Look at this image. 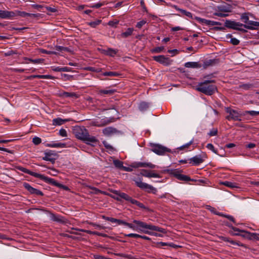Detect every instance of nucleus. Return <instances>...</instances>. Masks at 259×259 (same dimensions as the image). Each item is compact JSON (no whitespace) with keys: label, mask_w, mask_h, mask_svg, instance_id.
<instances>
[{"label":"nucleus","mask_w":259,"mask_h":259,"mask_svg":"<svg viewBox=\"0 0 259 259\" xmlns=\"http://www.w3.org/2000/svg\"><path fill=\"white\" fill-rule=\"evenodd\" d=\"M172 7L178 11L180 12L182 15L186 16L189 18L193 19V15L191 12H188L185 10L180 9L176 5H174Z\"/></svg>","instance_id":"393cba45"},{"label":"nucleus","mask_w":259,"mask_h":259,"mask_svg":"<svg viewBox=\"0 0 259 259\" xmlns=\"http://www.w3.org/2000/svg\"><path fill=\"white\" fill-rule=\"evenodd\" d=\"M104 5H105V4L104 2H103V3L99 2L97 4H94V5H91L90 7L91 8L98 9V8H99L100 7H101V6H104Z\"/></svg>","instance_id":"0e129e2a"},{"label":"nucleus","mask_w":259,"mask_h":259,"mask_svg":"<svg viewBox=\"0 0 259 259\" xmlns=\"http://www.w3.org/2000/svg\"><path fill=\"white\" fill-rule=\"evenodd\" d=\"M232 6L226 3L225 5L218 6L217 12L229 13L232 11Z\"/></svg>","instance_id":"aec40b11"},{"label":"nucleus","mask_w":259,"mask_h":259,"mask_svg":"<svg viewBox=\"0 0 259 259\" xmlns=\"http://www.w3.org/2000/svg\"><path fill=\"white\" fill-rule=\"evenodd\" d=\"M102 75L105 76H117L119 74L117 72L108 71L103 72Z\"/></svg>","instance_id":"a19ab883"},{"label":"nucleus","mask_w":259,"mask_h":259,"mask_svg":"<svg viewBox=\"0 0 259 259\" xmlns=\"http://www.w3.org/2000/svg\"><path fill=\"white\" fill-rule=\"evenodd\" d=\"M221 184L225 186H227L229 188H237L238 187L236 186V184L235 183L229 182V181H225L221 183Z\"/></svg>","instance_id":"4c0bfd02"},{"label":"nucleus","mask_w":259,"mask_h":259,"mask_svg":"<svg viewBox=\"0 0 259 259\" xmlns=\"http://www.w3.org/2000/svg\"><path fill=\"white\" fill-rule=\"evenodd\" d=\"M225 26L227 28L232 29L236 30H238L241 31L242 32H246L247 30L242 28L241 27L243 26L244 28L249 29V30H253L255 29V27L253 26L243 24L239 22H236L235 21H232L230 20H226L225 22Z\"/></svg>","instance_id":"423d86ee"},{"label":"nucleus","mask_w":259,"mask_h":259,"mask_svg":"<svg viewBox=\"0 0 259 259\" xmlns=\"http://www.w3.org/2000/svg\"><path fill=\"white\" fill-rule=\"evenodd\" d=\"M143 176L147 178H160V176L158 174L155 173L153 171H150L146 169H142L140 172Z\"/></svg>","instance_id":"412c9836"},{"label":"nucleus","mask_w":259,"mask_h":259,"mask_svg":"<svg viewBox=\"0 0 259 259\" xmlns=\"http://www.w3.org/2000/svg\"><path fill=\"white\" fill-rule=\"evenodd\" d=\"M245 114H248L251 116H254L259 115V111H246Z\"/></svg>","instance_id":"680f3d73"},{"label":"nucleus","mask_w":259,"mask_h":259,"mask_svg":"<svg viewBox=\"0 0 259 259\" xmlns=\"http://www.w3.org/2000/svg\"><path fill=\"white\" fill-rule=\"evenodd\" d=\"M206 148L211 150L213 153L218 154L217 150L214 148L213 145L211 143H208L206 145Z\"/></svg>","instance_id":"5fc2aeb1"},{"label":"nucleus","mask_w":259,"mask_h":259,"mask_svg":"<svg viewBox=\"0 0 259 259\" xmlns=\"http://www.w3.org/2000/svg\"><path fill=\"white\" fill-rule=\"evenodd\" d=\"M225 225L226 226H227L229 228H231L234 231H239V228L234 227L232 224H231L230 223H229L228 222L225 223Z\"/></svg>","instance_id":"338daca9"},{"label":"nucleus","mask_w":259,"mask_h":259,"mask_svg":"<svg viewBox=\"0 0 259 259\" xmlns=\"http://www.w3.org/2000/svg\"><path fill=\"white\" fill-rule=\"evenodd\" d=\"M115 90H100L99 91V94L102 95H113L115 92Z\"/></svg>","instance_id":"473e14b6"},{"label":"nucleus","mask_w":259,"mask_h":259,"mask_svg":"<svg viewBox=\"0 0 259 259\" xmlns=\"http://www.w3.org/2000/svg\"><path fill=\"white\" fill-rule=\"evenodd\" d=\"M118 52L117 50L113 49L112 48H108L107 49L106 55L110 57H114Z\"/></svg>","instance_id":"e433bc0d"},{"label":"nucleus","mask_w":259,"mask_h":259,"mask_svg":"<svg viewBox=\"0 0 259 259\" xmlns=\"http://www.w3.org/2000/svg\"><path fill=\"white\" fill-rule=\"evenodd\" d=\"M230 42L234 46H237L239 44L240 41L237 38L233 37L230 39Z\"/></svg>","instance_id":"69168bd1"},{"label":"nucleus","mask_w":259,"mask_h":259,"mask_svg":"<svg viewBox=\"0 0 259 259\" xmlns=\"http://www.w3.org/2000/svg\"><path fill=\"white\" fill-rule=\"evenodd\" d=\"M16 169L25 174H29L30 176H33L35 178H39L49 184H51L53 186H56L59 188H61L66 191H69L70 190L68 187L57 182L54 179L49 178L42 174L33 172L21 166H17L16 167Z\"/></svg>","instance_id":"f03ea898"},{"label":"nucleus","mask_w":259,"mask_h":259,"mask_svg":"<svg viewBox=\"0 0 259 259\" xmlns=\"http://www.w3.org/2000/svg\"><path fill=\"white\" fill-rule=\"evenodd\" d=\"M218 238L225 241V242H230L231 244H233V245H237L238 246H242V247H244L245 248H247L245 244H243L240 242H236L235 241H234L232 239H231V238H229V237H225V236H219L218 237Z\"/></svg>","instance_id":"6ab92c4d"},{"label":"nucleus","mask_w":259,"mask_h":259,"mask_svg":"<svg viewBox=\"0 0 259 259\" xmlns=\"http://www.w3.org/2000/svg\"><path fill=\"white\" fill-rule=\"evenodd\" d=\"M153 60L162 64L164 66H168L171 64L172 60L164 55L155 56L153 57Z\"/></svg>","instance_id":"ddd939ff"},{"label":"nucleus","mask_w":259,"mask_h":259,"mask_svg":"<svg viewBox=\"0 0 259 259\" xmlns=\"http://www.w3.org/2000/svg\"><path fill=\"white\" fill-rule=\"evenodd\" d=\"M119 23V21H109L108 23V25L113 27H116V25Z\"/></svg>","instance_id":"e2e57ef3"},{"label":"nucleus","mask_w":259,"mask_h":259,"mask_svg":"<svg viewBox=\"0 0 259 259\" xmlns=\"http://www.w3.org/2000/svg\"><path fill=\"white\" fill-rule=\"evenodd\" d=\"M46 146L49 147L53 148H65L66 147V144L64 143L52 142L51 143L47 144Z\"/></svg>","instance_id":"c756f323"},{"label":"nucleus","mask_w":259,"mask_h":259,"mask_svg":"<svg viewBox=\"0 0 259 259\" xmlns=\"http://www.w3.org/2000/svg\"><path fill=\"white\" fill-rule=\"evenodd\" d=\"M14 13L15 14V17L16 16H20L21 17H28L29 13H26L24 11H20L16 10L15 11H14Z\"/></svg>","instance_id":"c9c22d12"},{"label":"nucleus","mask_w":259,"mask_h":259,"mask_svg":"<svg viewBox=\"0 0 259 259\" xmlns=\"http://www.w3.org/2000/svg\"><path fill=\"white\" fill-rule=\"evenodd\" d=\"M61 76L64 80H71L73 79V76L67 74H61Z\"/></svg>","instance_id":"3c124183"},{"label":"nucleus","mask_w":259,"mask_h":259,"mask_svg":"<svg viewBox=\"0 0 259 259\" xmlns=\"http://www.w3.org/2000/svg\"><path fill=\"white\" fill-rule=\"evenodd\" d=\"M87 70L99 73L102 71V69L100 68L94 67H88L86 68Z\"/></svg>","instance_id":"de8ad7c7"},{"label":"nucleus","mask_w":259,"mask_h":259,"mask_svg":"<svg viewBox=\"0 0 259 259\" xmlns=\"http://www.w3.org/2000/svg\"><path fill=\"white\" fill-rule=\"evenodd\" d=\"M44 8H45L48 12H46L48 15H51L52 13H56L58 12V10L55 7H51L50 6L45 5Z\"/></svg>","instance_id":"72a5a7b5"},{"label":"nucleus","mask_w":259,"mask_h":259,"mask_svg":"<svg viewBox=\"0 0 259 259\" xmlns=\"http://www.w3.org/2000/svg\"><path fill=\"white\" fill-rule=\"evenodd\" d=\"M113 164L118 168L122 169L123 167V162L121 161L116 159L113 160Z\"/></svg>","instance_id":"79ce46f5"},{"label":"nucleus","mask_w":259,"mask_h":259,"mask_svg":"<svg viewBox=\"0 0 259 259\" xmlns=\"http://www.w3.org/2000/svg\"><path fill=\"white\" fill-rule=\"evenodd\" d=\"M32 142L34 143V144L37 145L41 142V139L39 137H35L32 139Z\"/></svg>","instance_id":"13d9d810"},{"label":"nucleus","mask_w":259,"mask_h":259,"mask_svg":"<svg viewBox=\"0 0 259 259\" xmlns=\"http://www.w3.org/2000/svg\"><path fill=\"white\" fill-rule=\"evenodd\" d=\"M102 218L106 220L111 222L112 223H116L118 225H121L123 224V220L115 219L113 218L106 217L105 215H102Z\"/></svg>","instance_id":"5701e85b"},{"label":"nucleus","mask_w":259,"mask_h":259,"mask_svg":"<svg viewBox=\"0 0 259 259\" xmlns=\"http://www.w3.org/2000/svg\"><path fill=\"white\" fill-rule=\"evenodd\" d=\"M251 15V14L249 12L243 13L241 15L240 19L245 23L244 24L248 25L253 27L259 26V22L249 20V16Z\"/></svg>","instance_id":"9b49d317"},{"label":"nucleus","mask_w":259,"mask_h":259,"mask_svg":"<svg viewBox=\"0 0 259 259\" xmlns=\"http://www.w3.org/2000/svg\"><path fill=\"white\" fill-rule=\"evenodd\" d=\"M206 209H208V210H209L212 213H213L215 215H219V216L226 218L228 219V220H229L230 221H232L235 225H237L236 223L235 219L234 218V217L233 216L228 215V214H224L222 212L217 211L216 209L214 207H212L210 205H207Z\"/></svg>","instance_id":"f8f14e48"},{"label":"nucleus","mask_w":259,"mask_h":259,"mask_svg":"<svg viewBox=\"0 0 259 259\" xmlns=\"http://www.w3.org/2000/svg\"><path fill=\"white\" fill-rule=\"evenodd\" d=\"M34 78H42V79H53L54 77L50 75H36L33 76Z\"/></svg>","instance_id":"49530a36"},{"label":"nucleus","mask_w":259,"mask_h":259,"mask_svg":"<svg viewBox=\"0 0 259 259\" xmlns=\"http://www.w3.org/2000/svg\"><path fill=\"white\" fill-rule=\"evenodd\" d=\"M131 166L134 168H138V167H149L151 168H154L156 167V165L150 163V162H134L133 163Z\"/></svg>","instance_id":"f3484780"},{"label":"nucleus","mask_w":259,"mask_h":259,"mask_svg":"<svg viewBox=\"0 0 259 259\" xmlns=\"http://www.w3.org/2000/svg\"><path fill=\"white\" fill-rule=\"evenodd\" d=\"M151 150L158 155H163L166 152H170L169 149L159 144H153L151 145Z\"/></svg>","instance_id":"9d476101"},{"label":"nucleus","mask_w":259,"mask_h":259,"mask_svg":"<svg viewBox=\"0 0 259 259\" xmlns=\"http://www.w3.org/2000/svg\"><path fill=\"white\" fill-rule=\"evenodd\" d=\"M133 223L136 224L137 226H135L132 223H127L124 221H123L122 225L128 227L133 230L138 231L139 232L144 233L146 229H149L151 231H157L163 234H166L167 233L166 229L164 228L151 224H148L144 222L139 220H134L133 221Z\"/></svg>","instance_id":"f257e3e1"},{"label":"nucleus","mask_w":259,"mask_h":259,"mask_svg":"<svg viewBox=\"0 0 259 259\" xmlns=\"http://www.w3.org/2000/svg\"><path fill=\"white\" fill-rule=\"evenodd\" d=\"M218 134V129L217 128H212L208 133V135L210 137L216 136Z\"/></svg>","instance_id":"bf43d9fd"},{"label":"nucleus","mask_w":259,"mask_h":259,"mask_svg":"<svg viewBox=\"0 0 259 259\" xmlns=\"http://www.w3.org/2000/svg\"><path fill=\"white\" fill-rule=\"evenodd\" d=\"M149 230H150L149 229H146L144 233L149 234L150 235H153V236H155L156 237H162L163 236L162 235H161L160 234L155 233V232H151Z\"/></svg>","instance_id":"8fccbe9b"},{"label":"nucleus","mask_w":259,"mask_h":259,"mask_svg":"<svg viewBox=\"0 0 259 259\" xmlns=\"http://www.w3.org/2000/svg\"><path fill=\"white\" fill-rule=\"evenodd\" d=\"M69 121L68 119H62L61 118L58 117L56 118H54L52 121L53 125H61L66 122Z\"/></svg>","instance_id":"c85d7f7f"},{"label":"nucleus","mask_w":259,"mask_h":259,"mask_svg":"<svg viewBox=\"0 0 259 259\" xmlns=\"http://www.w3.org/2000/svg\"><path fill=\"white\" fill-rule=\"evenodd\" d=\"M227 113H229V115H228L226 118L230 120L231 119H233L234 121H240L241 119L240 118V116L239 114L237 112V111L231 109L230 108H228L226 110Z\"/></svg>","instance_id":"2eb2a0df"},{"label":"nucleus","mask_w":259,"mask_h":259,"mask_svg":"<svg viewBox=\"0 0 259 259\" xmlns=\"http://www.w3.org/2000/svg\"><path fill=\"white\" fill-rule=\"evenodd\" d=\"M149 108V104L146 102H141L139 105V109L141 111L146 110Z\"/></svg>","instance_id":"f704fd0d"},{"label":"nucleus","mask_w":259,"mask_h":259,"mask_svg":"<svg viewBox=\"0 0 259 259\" xmlns=\"http://www.w3.org/2000/svg\"><path fill=\"white\" fill-rule=\"evenodd\" d=\"M166 171L168 174L173 176L174 177L180 181L185 182L195 181L193 179H191L190 177L188 176L181 174L180 172L181 171V170H179V169H167Z\"/></svg>","instance_id":"0eeeda50"},{"label":"nucleus","mask_w":259,"mask_h":259,"mask_svg":"<svg viewBox=\"0 0 259 259\" xmlns=\"http://www.w3.org/2000/svg\"><path fill=\"white\" fill-rule=\"evenodd\" d=\"M214 15L221 17H226L229 16L228 13L224 12H215L214 13Z\"/></svg>","instance_id":"4d7b16f0"},{"label":"nucleus","mask_w":259,"mask_h":259,"mask_svg":"<svg viewBox=\"0 0 259 259\" xmlns=\"http://www.w3.org/2000/svg\"><path fill=\"white\" fill-rule=\"evenodd\" d=\"M111 192L115 195H110V196L115 200L120 201L121 200V199H123L126 201L130 202L131 203L133 204L137 205L140 208L143 209H146V207L142 203L140 202L137 200L133 199L131 197H130L129 195H128L125 193L120 192V191H118L117 190H111Z\"/></svg>","instance_id":"39448f33"},{"label":"nucleus","mask_w":259,"mask_h":259,"mask_svg":"<svg viewBox=\"0 0 259 259\" xmlns=\"http://www.w3.org/2000/svg\"><path fill=\"white\" fill-rule=\"evenodd\" d=\"M249 235V240H259V234L250 232Z\"/></svg>","instance_id":"37998d69"},{"label":"nucleus","mask_w":259,"mask_h":259,"mask_svg":"<svg viewBox=\"0 0 259 259\" xmlns=\"http://www.w3.org/2000/svg\"><path fill=\"white\" fill-rule=\"evenodd\" d=\"M24 59L25 60L28 61L29 62L32 63L33 64L41 63L44 61V59H32L28 58H25Z\"/></svg>","instance_id":"ea45409f"},{"label":"nucleus","mask_w":259,"mask_h":259,"mask_svg":"<svg viewBox=\"0 0 259 259\" xmlns=\"http://www.w3.org/2000/svg\"><path fill=\"white\" fill-rule=\"evenodd\" d=\"M116 132V129L112 127H107L103 130V134L106 136H111Z\"/></svg>","instance_id":"b1692460"},{"label":"nucleus","mask_w":259,"mask_h":259,"mask_svg":"<svg viewBox=\"0 0 259 259\" xmlns=\"http://www.w3.org/2000/svg\"><path fill=\"white\" fill-rule=\"evenodd\" d=\"M164 49V47H158L151 50V52L152 53H160L162 52Z\"/></svg>","instance_id":"a18cd8bd"},{"label":"nucleus","mask_w":259,"mask_h":259,"mask_svg":"<svg viewBox=\"0 0 259 259\" xmlns=\"http://www.w3.org/2000/svg\"><path fill=\"white\" fill-rule=\"evenodd\" d=\"M103 144L107 149L110 150L111 151H113L114 150L113 147L111 145L109 144L106 141H103Z\"/></svg>","instance_id":"6e6d98bb"},{"label":"nucleus","mask_w":259,"mask_h":259,"mask_svg":"<svg viewBox=\"0 0 259 259\" xmlns=\"http://www.w3.org/2000/svg\"><path fill=\"white\" fill-rule=\"evenodd\" d=\"M44 155L45 156L42 157V159L50 161L52 164L55 163L56 160L58 157V155L55 151L50 150L45 151Z\"/></svg>","instance_id":"6e6552de"},{"label":"nucleus","mask_w":259,"mask_h":259,"mask_svg":"<svg viewBox=\"0 0 259 259\" xmlns=\"http://www.w3.org/2000/svg\"><path fill=\"white\" fill-rule=\"evenodd\" d=\"M147 23V21L145 20H142L138 22L136 24V27L138 28H141L142 27Z\"/></svg>","instance_id":"052dcab7"},{"label":"nucleus","mask_w":259,"mask_h":259,"mask_svg":"<svg viewBox=\"0 0 259 259\" xmlns=\"http://www.w3.org/2000/svg\"><path fill=\"white\" fill-rule=\"evenodd\" d=\"M56 49L58 51H66L67 52H70V50L69 48L64 47L63 46H56Z\"/></svg>","instance_id":"09e8293b"},{"label":"nucleus","mask_w":259,"mask_h":259,"mask_svg":"<svg viewBox=\"0 0 259 259\" xmlns=\"http://www.w3.org/2000/svg\"><path fill=\"white\" fill-rule=\"evenodd\" d=\"M134 181L137 187L143 190L149 189L147 191L148 193L152 192L153 193H155L156 189L152 186L142 182L141 179L135 180Z\"/></svg>","instance_id":"1a4fd4ad"},{"label":"nucleus","mask_w":259,"mask_h":259,"mask_svg":"<svg viewBox=\"0 0 259 259\" xmlns=\"http://www.w3.org/2000/svg\"><path fill=\"white\" fill-rule=\"evenodd\" d=\"M50 218H51V220L55 221V222H59V223H64L65 222V221H64L63 217H62L60 215H56L55 214L53 213H51Z\"/></svg>","instance_id":"7c9ffc66"},{"label":"nucleus","mask_w":259,"mask_h":259,"mask_svg":"<svg viewBox=\"0 0 259 259\" xmlns=\"http://www.w3.org/2000/svg\"><path fill=\"white\" fill-rule=\"evenodd\" d=\"M239 88L243 89L245 90H248L252 88H254L255 86L251 83H244L239 85Z\"/></svg>","instance_id":"58836bf2"},{"label":"nucleus","mask_w":259,"mask_h":259,"mask_svg":"<svg viewBox=\"0 0 259 259\" xmlns=\"http://www.w3.org/2000/svg\"><path fill=\"white\" fill-rule=\"evenodd\" d=\"M73 133L77 139L82 141L87 144L92 145V143H96L98 142L97 139L90 135L88 131L84 126H75Z\"/></svg>","instance_id":"7ed1b4c3"},{"label":"nucleus","mask_w":259,"mask_h":259,"mask_svg":"<svg viewBox=\"0 0 259 259\" xmlns=\"http://www.w3.org/2000/svg\"><path fill=\"white\" fill-rule=\"evenodd\" d=\"M186 68H199L202 67L201 64L196 62H188L185 64Z\"/></svg>","instance_id":"cd10ccee"},{"label":"nucleus","mask_w":259,"mask_h":259,"mask_svg":"<svg viewBox=\"0 0 259 259\" xmlns=\"http://www.w3.org/2000/svg\"><path fill=\"white\" fill-rule=\"evenodd\" d=\"M195 19L199 23L201 24H205L207 25L208 20L198 17H195Z\"/></svg>","instance_id":"864d4df0"},{"label":"nucleus","mask_w":259,"mask_h":259,"mask_svg":"<svg viewBox=\"0 0 259 259\" xmlns=\"http://www.w3.org/2000/svg\"><path fill=\"white\" fill-rule=\"evenodd\" d=\"M219 62L218 59H210L204 61L202 66L205 69L208 66L218 64Z\"/></svg>","instance_id":"a878e982"},{"label":"nucleus","mask_w":259,"mask_h":259,"mask_svg":"<svg viewBox=\"0 0 259 259\" xmlns=\"http://www.w3.org/2000/svg\"><path fill=\"white\" fill-rule=\"evenodd\" d=\"M210 75L205 76L204 78L207 79L199 82L196 87L197 91L208 96H211L217 91L216 85L212 83L214 80L210 79Z\"/></svg>","instance_id":"20e7f679"},{"label":"nucleus","mask_w":259,"mask_h":259,"mask_svg":"<svg viewBox=\"0 0 259 259\" xmlns=\"http://www.w3.org/2000/svg\"><path fill=\"white\" fill-rule=\"evenodd\" d=\"M51 69L53 71L56 72H70L72 71V68L68 67H61L59 66H53L51 67Z\"/></svg>","instance_id":"bb28decb"},{"label":"nucleus","mask_w":259,"mask_h":259,"mask_svg":"<svg viewBox=\"0 0 259 259\" xmlns=\"http://www.w3.org/2000/svg\"><path fill=\"white\" fill-rule=\"evenodd\" d=\"M134 30L133 28H128L125 32L121 33L120 35L123 38H127L132 35Z\"/></svg>","instance_id":"2f4dec72"},{"label":"nucleus","mask_w":259,"mask_h":259,"mask_svg":"<svg viewBox=\"0 0 259 259\" xmlns=\"http://www.w3.org/2000/svg\"><path fill=\"white\" fill-rule=\"evenodd\" d=\"M193 142H194V140H193V139H192L189 143H188L186 144H184L183 146H181V147L178 148V149L182 150L184 149L185 148H188L189 147V146L193 143Z\"/></svg>","instance_id":"603ef678"},{"label":"nucleus","mask_w":259,"mask_h":259,"mask_svg":"<svg viewBox=\"0 0 259 259\" xmlns=\"http://www.w3.org/2000/svg\"><path fill=\"white\" fill-rule=\"evenodd\" d=\"M206 158V155L205 154H203V155H197L189 159L190 161V163H192L193 165H198L203 162L204 159Z\"/></svg>","instance_id":"4468645a"},{"label":"nucleus","mask_w":259,"mask_h":259,"mask_svg":"<svg viewBox=\"0 0 259 259\" xmlns=\"http://www.w3.org/2000/svg\"><path fill=\"white\" fill-rule=\"evenodd\" d=\"M15 17L14 11L0 10V18L2 19H11Z\"/></svg>","instance_id":"4be33fe9"},{"label":"nucleus","mask_w":259,"mask_h":259,"mask_svg":"<svg viewBox=\"0 0 259 259\" xmlns=\"http://www.w3.org/2000/svg\"><path fill=\"white\" fill-rule=\"evenodd\" d=\"M23 186L24 187V188L26 189L31 194H35L39 196H44V195L42 192H41L39 190H38L31 187L30 185L28 183H23Z\"/></svg>","instance_id":"dca6fc26"},{"label":"nucleus","mask_w":259,"mask_h":259,"mask_svg":"<svg viewBox=\"0 0 259 259\" xmlns=\"http://www.w3.org/2000/svg\"><path fill=\"white\" fill-rule=\"evenodd\" d=\"M59 133V135L62 137H65L67 136V132L64 128H61V130H60Z\"/></svg>","instance_id":"774afa93"},{"label":"nucleus","mask_w":259,"mask_h":259,"mask_svg":"<svg viewBox=\"0 0 259 259\" xmlns=\"http://www.w3.org/2000/svg\"><path fill=\"white\" fill-rule=\"evenodd\" d=\"M101 20H97L95 21H92L88 23V25L90 26L91 27L95 28L98 25L101 23Z\"/></svg>","instance_id":"c03bdc74"},{"label":"nucleus","mask_w":259,"mask_h":259,"mask_svg":"<svg viewBox=\"0 0 259 259\" xmlns=\"http://www.w3.org/2000/svg\"><path fill=\"white\" fill-rule=\"evenodd\" d=\"M235 232H238V233H234L232 231H229V233L232 236H240L244 238H246L249 240V232L245 231L244 230H241L239 229V231H236Z\"/></svg>","instance_id":"a211bd4d"}]
</instances>
